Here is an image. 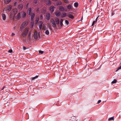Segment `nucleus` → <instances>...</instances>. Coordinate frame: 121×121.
I'll list each match as a JSON object with an SVG mask.
<instances>
[{"label": "nucleus", "instance_id": "obj_1", "mask_svg": "<svg viewBox=\"0 0 121 121\" xmlns=\"http://www.w3.org/2000/svg\"><path fill=\"white\" fill-rule=\"evenodd\" d=\"M29 31V29L28 28H26L24 30V32L23 33L22 36L24 37L27 35V33H28Z\"/></svg>", "mask_w": 121, "mask_h": 121}, {"label": "nucleus", "instance_id": "obj_2", "mask_svg": "<svg viewBox=\"0 0 121 121\" xmlns=\"http://www.w3.org/2000/svg\"><path fill=\"white\" fill-rule=\"evenodd\" d=\"M58 9L59 10L61 11H66L67 10V9L62 6H59L58 7Z\"/></svg>", "mask_w": 121, "mask_h": 121}, {"label": "nucleus", "instance_id": "obj_3", "mask_svg": "<svg viewBox=\"0 0 121 121\" xmlns=\"http://www.w3.org/2000/svg\"><path fill=\"white\" fill-rule=\"evenodd\" d=\"M51 23L52 26L54 28H55L56 27V25L55 23V21L53 19H51Z\"/></svg>", "mask_w": 121, "mask_h": 121}, {"label": "nucleus", "instance_id": "obj_4", "mask_svg": "<svg viewBox=\"0 0 121 121\" xmlns=\"http://www.w3.org/2000/svg\"><path fill=\"white\" fill-rule=\"evenodd\" d=\"M26 22H24L22 24L21 27L20 29L21 30H23V29L26 26Z\"/></svg>", "mask_w": 121, "mask_h": 121}, {"label": "nucleus", "instance_id": "obj_5", "mask_svg": "<svg viewBox=\"0 0 121 121\" xmlns=\"http://www.w3.org/2000/svg\"><path fill=\"white\" fill-rule=\"evenodd\" d=\"M55 8V7L53 6H51L49 7V10L50 11L51 13H52L54 12Z\"/></svg>", "mask_w": 121, "mask_h": 121}, {"label": "nucleus", "instance_id": "obj_6", "mask_svg": "<svg viewBox=\"0 0 121 121\" xmlns=\"http://www.w3.org/2000/svg\"><path fill=\"white\" fill-rule=\"evenodd\" d=\"M67 9L69 10H72L73 9L72 5L71 4H69L67 5Z\"/></svg>", "mask_w": 121, "mask_h": 121}, {"label": "nucleus", "instance_id": "obj_7", "mask_svg": "<svg viewBox=\"0 0 121 121\" xmlns=\"http://www.w3.org/2000/svg\"><path fill=\"white\" fill-rule=\"evenodd\" d=\"M68 13L70 14L68 15V16L69 17L72 19L74 18V17L73 15H71V14H73V13L72 12H69Z\"/></svg>", "mask_w": 121, "mask_h": 121}, {"label": "nucleus", "instance_id": "obj_8", "mask_svg": "<svg viewBox=\"0 0 121 121\" xmlns=\"http://www.w3.org/2000/svg\"><path fill=\"white\" fill-rule=\"evenodd\" d=\"M46 19L47 20H49L51 17V15L49 13H47L46 14Z\"/></svg>", "mask_w": 121, "mask_h": 121}, {"label": "nucleus", "instance_id": "obj_9", "mask_svg": "<svg viewBox=\"0 0 121 121\" xmlns=\"http://www.w3.org/2000/svg\"><path fill=\"white\" fill-rule=\"evenodd\" d=\"M55 14L56 17H59L61 13L59 11L57 10L55 12Z\"/></svg>", "mask_w": 121, "mask_h": 121}, {"label": "nucleus", "instance_id": "obj_10", "mask_svg": "<svg viewBox=\"0 0 121 121\" xmlns=\"http://www.w3.org/2000/svg\"><path fill=\"white\" fill-rule=\"evenodd\" d=\"M34 38L35 39L37 40L38 38V33L36 31H35L34 33Z\"/></svg>", "mask_w": 121, "mask_h": 121}, {"label": "nucleus", "instance_id": "obj_11", "mask_svg": "<svg viewBox=\"0 0 121 121\" xmlns=\"http://www.w3.org/2000/svg\"><path fill=\"white\" fill-rule=\"evenodd\" d=\"M54 19L56 24L59 25V21L58 18L56 17Z\"/></svg>", "mask_w": 121, "mask_h": 121}, {"label": "nucleus", "instance_id": "obj_12", "mask_svg": "<svg viewBox=\"0 0 121 121\" xmlns=\"http://www.w3.org/2000/svg\"><path fill=\"white\" fill-rule=\"evenodd\" d=\"M30 17L31 19L32 20H33L34 17L35 16V13H32L30 14Z\"/></svg>", "mask_w": 121, "mask_h": 121}, {"label": "nucleus", "instance_id": "obj_13", "mask_svg": "<svg viewBox=\"0 0 121 121\" xmlns=\"http://www.w3.org/2000/svg\"><path fill=\"white\" fill-rule=\"evenodd\" d=\"M12 8V6L11 5H10L8 6L7 9V11L8 12H9L11 10Z\"/></svg>", "mask_w": 121, "mask_h": 121}, {"label": "nucleus", "instance_id": "obj_14", "mask_svg": "<svg viewBox=\"0 0 121 121\" xmlns=\"http://www.w3.org/2000/svg\"><path fill=\"white\" fill-rule=\"evenodd\" d=\"M43 24V23L42 22H39V27L40 30H41V29Z\"/></svg>", "mask_w": 121, "mask_h": 121}, {"label": "nucleus", "instance_id": "obj_15", "mask_svg": "<svg viewBox=\"0 0 121 121\" xmlns=\"http://www.w3.org/2000/svg\"><path fill=\"white\" fill-rule=\"evenodd\" d=\"M62 4V3L60 1H58L56 3V5H58Z\"/></svg>", "mask_w": 121, "mask_h": 121}, {"label": "nucleus", "instance_id": "obj_16", "mask_svg": "<svg viewBox=\"0 0 121 121\" xmlns=\"http://www.w3.org/2000/svg\"><path fill=\"white\" fill-rule=\"evenodd\" d=\"M2 18L3 20H5L6 19V16L4 14H2Z\"/></svg>", "mask_w": 121, "mask_h": 121}, {"label": "nucleus", "instance_id": "obj_17", "mask_svg": "<svg viewBox=\"0 0 121 121\" xmlns=\"http://www.w3.org/2000/svg\"><path fill=\"white\" fill-rule=\"evenodd\" d=\"M21 17V13H19L17 14L16 18L17 19H19Z\"/></svg>", "mask_w": 121, "mask_h": 121}, {"label": "nucleus", "instance_id": "obj_18", "mask_svg": "<svg viewBox=\"0 0 121 121\" xmlns=\"http://www.w3.org/2000/svg\"><path fill=\"white\" fill-rule=\"evenodd\" d=\"M99 17V16H98L97 17V18H96V21H94L93 22V23L92 24V26H93L94 24L95 23H96V22H97V19Z\"/></svg>", "mask_w": 121, "mask_h": 121}, {"label": "nucleus", "instance_id": "obj_19", "mask_svg": "<svg viewBox=\"0 0 121 121\" xmlns=\"http://www.w3.org/2000/svg\"><path fill=\"white\" fill-rule=\"evenodd\" d=\"M28 12V14L29 15H30L32 13H31V8H30L29 9Z\"/></svg>", "mask_w": 121, "mask_h": 121}, {"label": "nucleus", "instance_id": "obj_20", "mask_svg": "<svg viewBox=\"0 0 121 121\" xmlns=\"http://www.w3.org/2000/svg\"><path fill=\"white\" fill-rule=\"evenodd\" d=\"M23 7V5L22 4H20L18 6V8L19 9H22Z\"/></svg>", "mask_w": 121, "mask_h": 121}, {"label": "nucleus", "instance_id": "obj_21", "mask_svg": "<svg viewBox=\"0 0 121 121\" xmlns=\"http://www.w3.org/2000/svg\"><path fill=\"white\" fill-rule=\"evenodd\" d=\"M26 13L24 12H23L22 15V17L23 18L25 17L26 16Z\"/></svg>", "mask_w": 121, "mask_h": 121}, {"label": "nucleus", "instance_id": "obj_22", "mask_svg": "<svg viewBox=\"0 0 121 121\" xmlns=\"http://www.w3.org/2000/svg\"><path fill=\"white\" fill-rule=\"evenodd\" d=\"M63 19H61L60 21V26H62L63 25L62 22L63 21Z\"/></svg>", "mask_w": 121, "mask_h": 121}, {"label": "nucleus", "instance_id": "obj_23", "mask_svg": "<svg viewBox=\"0 0 121 121\" xmlns=\"http://www.w3.org/2000/svg\"><path fill=\"white\" fill-rule=\"evenodd\" d=\"M66 15V13H65L64 12L62 13V16L63 17H65Z\"/></svg>", "mask_w": 121, "mask_h": 121}, {"label": "nucleus", "instance_id": "obj_24", "mask_svg": "<svg viewBox=\"0 0 121 121\" xmlns=\"http://www.w3.org/2000/svg\"><path fill=\"white\" fill-rule=\"evenodd\" d=\"M46 10L45 9H43L42 10L41 13H44L46 12Z\"/></svg>", "mask_w": 121, "mask_h": 121}, {"label": "nucleus", "instance_id": "obj_25", "mask_svg": "<svg viewBox=\"0 0 121 121\" xmlns=\"http://www.w3.org/2000/svg\"><path fill=\"white\" fill-rule=\"evenodd\" d=\"M38 2V0H34L33 2L35 4H37Z\"/></svg>", "mask_w": 121, "mask_h": 121}, {"label": "nucleus", "instance_id": "obj_26", "mask_svg": "<svg viewBox=\"0 0 121 121\" xmlns=\"http://www.w3.org/2000/svg\"><path fill=\"white\" fill-rule=\"evenodd\" d=\"M13 12L14 13L16 14L18 12V10L17 9H14L13 10Z\"/></svg>", "mask_w": 121, "mask_h": 121}, {"label": "nucleus", "instance_id": "obj_27", "mask_svg": "<svg viewBox=\"0 0 121 121\" xmlns=\"http://www.w3.org/2000/svg\"><path fill=\"white\" fill-rule=\"evenodd\" d=\"M74 6L75 7H77L78 5V4L77 2H75L74 4Z\"/></svg>", "mask_w": 121, "mask_h": 121}, {"label": "nucleus", "instance_id": "obj_28", "mask_svg": "<svg viewBox=\"0 0 121 121\" xmlns=\"http://www.w3.org/2000/svg\"><path fill=\"white\" fill-rule=\"evenodd\" d=\"M63 1L65 3L68 4L69 3L68 0H63Z\"/></svg>", "mask_w": 121, "mask_h": 121}, {"label": "nucleus", "instance_id": "obj_29", "mask_svg": "<svg viewBox=\"0 0 121 121\" xmlns=\"http://www.w3.org/2000/svg\"><path fill=\"white\" fill-rule=\"evenodd\" d=\"M45 33L47 35H48L49 34V32L48 30H47L45 32Z\"/></svg>", "mask_w": 121, "mask_h": 121}, {"label": "nucleus", "instance_id": "obj_30", "mask_svg": "<svg viewBox=\"0 0 121 121\" xmlns=\"http://www.w3.org/2000/svg\"><path fill=\"white\" fill-rule=\"evenodd\" d=\"M38 77V76H36L35 77L32 78V80H34L35 79L37 78Z\"/></svg>", "mask_w": 121, "mask_h": 121}, {"label": "nucleus", "instance_id": "obj_31", "mask_svg": "<svg viewBox=\"0 0 121 121\" xmlns=\"http://www.w3.org/2000/svg\"><path fill=\"white\" fill-rule=\"evenodd\" d=\"M117 82V80L116 79H114L112 82V84L115 83Z\"/></svg>", "mask_w": 121, "mask_h": 121}, {"label": "nucleus", "instance_id": "obj_32", "mask_svg": "<svg viewBox=\"0 0 121 121\" xmlns=\"http://www.w3.org/2000/svg\"><path fill=\"white\" fill-rule=\"evenodd\" d=\"M114 119V117H111L109 118L108 119V121H110L111 120H113Z\"/></svg>", "mask_w": 121, "mask_h": 121}, {"label": "nucleus", "instance_id": "obj_33", "mask_svg": "<svg viewBox=\"0 0 121 121\" xmlns=\"http://www.w3.org/2000/svg\"><path fill=\"white\" fill-rule=\"evenodd\" d=\"M28 39L29 40H30L31 39V34L30 33L29 34V36L28 37Z\"/></svg>", "mask_w": 121, "mask_h": 121}, {"label": "nucleus", "instance_id": "obj_34", "mask_svg": "<svg viewBox=\"0 0 121 121\" xmlns=\"http://www.w3.org/2000/svg\"><path fill=\"white\" fill-rule=\"evenodd\" d=\"M40 9L39 8H38L36 10V12L38 13H39L40 12Z\"/></svg>", "mask_w": 121, "mask_h": 121}, {"label": "nucleus", "instance_id": "obj_35", "mask_svg": "<svg viewBox=\"0 0 121 121\" xmlns=\"http://www.w3.org/2000/svg\"><path fill=\"white\" fill-rule=\"evenodd\" d=\"M4 2L6 4H8L7 0H4Z\"/></svg>", "mask_w": 121, "mask_h": 121}, {"label": "nucleus", "instance_id": "obj_36", "mask_svg": "<svg viewBox=\"0 0 121 121\" xmlns=\"http://www.w3.org/2000/svg\"><path fill=\"white\" fill-rule=\"evenodd\" d=\"M121 69V66H120L118 68V69H117L116 70V71H118L119 69Z\"/></svg>", "mask_w": 121, "mask_h": 121}, {"label": "nucleus", "instance_id": "obj_37", "mask_svg": "<svg viewBox=\"0 0 121 121\" xmlns=\"http://www.w3.org/2000/svg\"><path fill=\"white\" fill-rule=\"evenodd\" d=\"M48 27L49 28V29H52L51 26V25H50L49 24H48Z\"/></svg>", "mask_w": 121, "mask_h": 121}, {"label": "nucleus", "instance_id": "obj_38", "mask_svg": "<svg viewBox=\"0 0 121 121\" xmlns=\"http://www.w3.org/2000/svg\"><path fill=\"white\" fill-rule=\"evenodd\" d=\"M8 52L10 53H12L13 52V50L12 49H10L8 50Z\"/></svg>", "mask_w": 121, "mask_h": 121}, {"label": "nucleus", "instance_id": "obj_39", "mask_svg": "<svg viewBox=\"0 0 121 121\" xmlns=\"http://www.w3.org/2000/svg\"><path fill=\"white\" fill-rule=\"evenodd\" d=\"M65 22L66 24L67 25H68L69 24V22L67 20H65Z\"/></svg>", "mask_w": 121, "mask_h": 121}, {"label": "nucleus", "instance_id": "obj_40", "mask_svg": "<svg viewBox=\"0 0 121 121\" xmlns=\"http://www.w3.org/2000/svg\"><path fill=\"white\" fill-rule=\"evenodd\" d=\"M29 3H27V4H26V8L27 9L28 8V5H29Z\"/></svg>", "mask_w": 121, "mask_h": 121}, {"label": "nucleus", "instance_id": "obj_41", "mask_svg": "<svg viewBox=\"0 0 121 121\" xmlns=\"http://www.w3.org/2000/svg\"><path fill=\"white\" fill-rule=\"evenodd\" d=\"M33 25H34L33 23H32L31 24V28H32L33 27Z\"/></svg>", "mask_w": 121, "mask_h": 121}, {"label": "nucleus", "instance_id": "obj_42", "mask_svg": "<svg viewBox=\"0 0 121 121\" xmlns=\"http://www.w3.org/2000/svg\"><path fill=\"white\" fill-rule=\"evenodd\" d=\"M42 29L44 30H46V29L45 28V27L43 25V26H42Z\"/></svg>", "mask_w": 121, "mask_h": 121}, {"label": "nucleus", "instance_id": "obj_43", "mask_svg": "<svg viewBox=\"0 0 121 121\" xmlns=\"http://www.w3.org/2000/svg\"><path fill=\"white\" fill-rule=\"evenodd\" d=\"M39 53H43V51H40V50L39 51Z\"/></svg>", "mask_w": 121, "mask_h": 121}, {"label": "nucleus", "instance_id": "obj_44", "mask_svg": "<svg viewBox=\"0 0 121 121\" xmlns=\"http://www.w3.org/2000/svg\"><path fill=\"white\" fill-rule=\"evenodd\" d=\"M101 101V100H99L98 102H97V104H98L99 103H100Z\"/></svg>", "mask_w": 121, "mask_h": 121}, {"label": "nucleus", "instance_id": "obj_45", "mask_svg": "<svg viewBox=\"0 0 121 121\" xmlns=\"http://www.w3.org/2000/svg\"><path fill=\"white\" fill-rule=\"evenodd\" d=\"M11 0H7V1H8V4L11 1Z\"/></svg>", "mask_w": 121, "mask_h": 121}, {"label": "nucleus", "instance_id": "obj_46", "mask_svg": "<svg viewBox=\"0 0 121 121\" xmlns=\"http://www.w3.org/2000/svg\"><path fill=\"white\" fill-rule=\"evenodd\" d=\"M23 49L24 50H25L26 49V47H23Z\"/></svg>", "mask_w": 121, "mask_h": 121}, {"label": "nucleus", "instance_id": "obj_47", "mask_svg": "<svg viewBox=\"0 0 121 121\" xmlns=\"http://www.w3.org/2000/svg\"><path fill=\"white\" fill-rule=\"evenodd\" d=\"M40 18L41 19L43 18V15H41L40 16Z\"/></svg>", "mask_w": 121, "mask_h": 121}, {"label": "nucleus", "instance_id": "obj_48", "mask_svg": "<svg viewBox=\"0 0 121 121\" xmlns=\"http://www.w3.org/2000/svg\"><path fill=\"white\" fill-rule=\"evenodd\" d=\"M14 35H15V34L13 33H12V34H11L12 36H13Z\"/></svg>", "mask_w": 121, "mask_h": 121}, {"label": "nucleus", "instance_id": "obj_49", "mask_svg": "<svg viewBox=\"0 0 121 121\" xmlns=\"http://www.w3.org/2000/svg\"><path fill=\"white\" fill-rule=\"evenodd\" d=\"M52 0L53 1H56L58 0Z\"/></svg>", "mask_w": 121, "mask_h": 121}, {"label": "nucleus", "instance_id": "obj_50", "mask_svg": "<svg viewBox=\"0 0 121 121\" xmlns=\"http://www.w3.org/2000/svg\"><path fill=\"white\" fill-rule=\"evenodd\" d=\"M114 13H112V16L113 15H114Z\"/></svg>", "mask_w": 121, "mask_h": 121}, {"label": "nucleus", "instance_id": "obj_51", "mask_svg": "<svg viewBox=\"0 0 121 121\" xmlns=\"http://www.w3.org/2000/svg\"><path fill=\"white\" fill-rule=\"evenodd\" d=\"M38 35H39H39H40V33H39V32L38 33Z\"/></svg>", "mask_w": 121, "mask_h": 121}, {"label": "nucleus", "instance_id": "obj_52", "mask_svg": "<svg viewBox=\"0 0 121 121\" xmlns=\"http://www.w3.org/2000/svg\"><path fill=\"white\" fill-rule=\"evenodd\" d=\"M16 4V2H15L14 3V4L15 5V4Z\"/></svg>", "mask_w": 121, "mask_h": 121}, {"label": "nucleus", "instance_id": "obj_53", "mask_svg": "<svg viewBox=\"0 0 121 121\" xmlns=\"http://www.w3.org/2000/svg\"><path fill=\"white\" fill-rule=\"evenodd\" d=\"M19 0L20 1H22V0Z\"/></svg>", "mask_w": 121, "mask_h": 121}, {"label": "nucleus", "instance_id": "obj_54", "mask_svg": "<svg viewBox=\"0 0 121 121\" xmlns=\"http://www.w3.org/2000/svg\"><path fill=\"white\" fill-rule=\"evenodd\" d=\"M82 18H81V20H82Z\"/></svg>", "mask_w": 121, "mask_h": 121}, {"label": "nucleus", "instance_id": "obj_55", "mask_svg": "<svg viewBox=\"0 0 121 121\" xmlns=\"http://www.w3.org/2000/svg\"><path fill=\"white\" fill-rule=\"evenodd\" d=\"M37 23V22H36L35 24H36Z\"/></svg>", "mask_w": 121, "mask_h": 121}]
</instances>
